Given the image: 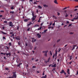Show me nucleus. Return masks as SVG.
Listing matches in <instances>:
<instances>
[{
  "instance_id": "1",
  "label": "nucleus",
  "mask_w": 78,
  "mask_h": 78,
  "mask_svg": "<svg viewBox=\"0 0 78 78\" xmlns=\"http://www.w3.org/2000/svg\"><path fill=\"white\" fill-rule=\"evenodd\" d=\"M13 74V76H12V78H16L17 77V75H16V72H15L12 73Z\"/></svg>"
},
{
  "instance_id": "2",
  "label": "nucleus",
  "mask_w": 78,
  "mask_h": 78,
  "mask_svg": "<svg viewBox=\"0 0 78 78\" xmlns=\"http://www.w3.org/2000/svg\"><path fill=\"white\" fill-rule=\"evenodd\" d=\"M9 25L10 27H13V26H14V25H13V24L12 23V22H9Z\"/></svg>"
},
{
  "instance_id": "3",
  "label": "nucleus",
  "mask_w": 78,
  "mask_h": 78,
  "mask_svg": "<svg viewBox=\"0 0 78 78\" xmlns=\"http://www.w3.org/2000/svg\"><path fill=\"white\" fill-rule=\"evenodd\" d=\"M74 19L76 20H77V19H78V16H77V17L76 18H74L73 19L71 20V21L72 22H73L74 21Z\"/></svg>"
},
{
  "instance_id": "4",
  "label": "nucleus",
  "mask_w": 78,
  "mask_h": 78,
  "mask_svg": "<svg viewBox=\"0 0 78 78\" xmlns=\"http://www.w3.org/2000/svg\"><path fill=\"white\" fill-rule=\"evenodd\" d=\"M16 40H20V37H19V36H17L16 38Z\"/></svg>"
},
{
  "instance_id": "5",
  "label": "nucleus",
  "mask_w": 78,
  "mask_h": 78,
  "mask_svg": "<svg viewBox=\"0 0 78 78\" xmlns=\"http://www.w3.org/2000/svg\"><path fill=\"white\" fill-rule=\"evenodd\" d=\"M32 22H30L29 24H28L27 25V27H29L30 25H31L32 24Z\"/></svg>"
},
{
  "instance_id": "6",
  "label": "nucleus",
  "mask_w": 78,
  "mask_h": 78,
  "mask_svg": "<svg viewBox=\"0 0 78 78\" xmlns=\"http://www.w3.org/2000/svg\"><path fill=\"white\" fill-rule=\"evenodd\" d=\"M64 70H62L60 72V73H64Z\"/></svg>"
},
{
  "instance_id": "7",
  "label": "nucleus",
  "mask_w": 78,
  "mask_h": 78,
  "mask_svg": "<svg viewBox=\"0 0 78 78\" xmlns=\"http://www.w3.org/2000/svg\"><path fill=\"white\" fill-rule=\"evenodd\" d=\"M37 36H38V37H39V38H40V37H41V35L39 34H37Z\"/></svg>"
},
{
  "instance_id": "8",
  "label": "nucleus",
  "mask_w": 78,
  "mask_h": 78,
  "mask_svg": "<svg viewBox=\"0 0 78 78\" xmlns=\"http://www.w3.org/2000/svg\"><path fill=\"white\" fill-rule=\"evenodd\" d=\"M48 51H43V53H45L47 54L48 53Z\"/></svg>"
},
{
  "instance_id": "9",
  "label": "nucleus",
  "mask_w": 78,
  "mask_h": 78,
  "mask_svg": "<svg viewBox=\"0 0 78 78\" xmlns=\"http://www.w3.org/2000/svg\"><path fill=\"white\" fill-rule=\"evenodd\" d=\"M28 20H29V19H25L24 20V22H28Z\"/></svg>"
},
{
  "instance_id": "10",
  "label": "nucleus",
  "mask_w": 78,
  "mask_h": 78,
  "mask_svg": "<svg viewBox=\"0 0 78 78\" xmlns=\"http://www.w3.org/2000/svg\"><path fill=\"white\" fill-rule=\"evenodd\" d=\"M67 73L69 74V75H70V72H69V69H68Z\"/></svg>"
},
{
  "instance_id": "11",
  "label": "nucleus",
  "mask_w": 78,
  "mask_h": 78,
  "mask_svg": "<svg viewBox=\"0 0 78 78\" xmlns=\"http://www.w3.org/2000/svg\"><path fill=\"white\" fill-rule=\"evenodd\" d=\"M69 58H69V59L70 60H71V59H72V55L69 56Z\"/></svg>"
},
{
  "instance_id": "12",
  "label": "nucleus",
  "mask_w": 78,
  "mask_h": 78,
  "mask_svg": "<svg viewBox=\"0 0 78 78\" xmlns=\"http://www.w3.org/2000/svg\"><path fill=\"white\" fill-rule=\"evenodd\" d=\"M54 2V3H56V4H58V3H57V0H55Z\"/></svg>"
},
{
  "instance_id": "13",
  "label": "nucleus",
  "mask_w": 78,
  "mask_h": 78,
  "mask_svg": "<svg viewBox=\"0 0 78 78\" xmlns=\"http://www.w3.org/2000/svg\"><path fill=\"white\" fill-rule=\"evenodd\" d=\"M42 29V27H41L37 29V30H41Z\"/></svg>"
},
{
  "instance_id": "14",
  "label": "nucleus",
  "mask_w": 78,
  "mask_h": 78,
  "mask_svg": "<svg viewBox=\"0 0 78 78\" xmlns=\"http://www.w3.org/2000/svg\"><path fill=\"white\" fill-rule=\"evenodd\" d=\"M21 64H22V63H20L19 64L17 65V67H19V66H20V65H21Z\"/></svg>"
},
{
  "instance_id": "15",
  "label": "nucleus",
  "mask_w": 78,
  "mask_h": 78,
  "mask_svg": "<svg viewBox=\"0 0 78 78\" xmlns=\"http://www.w3.org/2000/svg\"><path fill=\"white\" fill-rule=\"evenodd\" d=\"M19 59H17L16 60V62H17V63H19Z\"/></svg>"
},
{
  "instance_id": "16",
  "label": "nucleus",
  "mask_w": 78,
  "mask_h": 78,
  "mask_svg": "<svg viewBox=\"0 0 78 78\" xmlns=\"http://www.w3.org/2000/svg\"><path fill=\"white\" fill-rule=\"evenodd\" d=\"M12 36H13V37L14 36V34H12V36H10V37H12Z\"/></svg>"
},
{
  "instance_id": "17",
  "label": "nucleus",
  "mask_w": 78,
  "mask_h": 78,
  "mask_svg": "<svg viewBox=\"0 0 78 78\" xmlns=\"http://www.w3.org/2000/svg\"><path fill=\"white\" fill-rule=\"evenodd\" d=\"M1 32L3 33V34H7L6 33H5L3 31H1Z\"/></svg>"
},
{
  "instance_id": "18",
  "label": "nucleus",
  "mask_w": 78,
  "mask_h": 78,
  "mask_svg": "<svg viewBox=\"0 0 78 78\" xmlns=\"http://www.w3.org/2000/svg\"><path fill=\"white\" fill-rule=\"evenodd\" d=\"M36 18H34V17H33L32 19V20H35V19Z\"/></svg>"
},
{
  "instance_id": "19",
  "label": "nucleus",
  "mask_w": 78,
  "mask_h": 78,
  "mask_svg": "<svg viewBox=\"0 0 78 78\" xmlns=\"http://www.w3.org/2000/svg\"><path fill=\"white\" fill-rule=\"evenodd\" d=\"M8 45H9V46H10V47H11V45H12L11 43V42L9 43L8 44Z\"/></svg>"
},
{
  "instance_id": "20",
  "label": "nucleus",
  "mask_w": 78,
  "mask_h": 78,
  "mask_svg": "<svg viewBox=\"0 0 78 78\" xmlns=\"http://www.w3.org/2000/svg\"><path fill=\"white\" fill-rule=\"evenodd\" d=\"M56 64H55L53 65V67L55 68L56 67Z\"/></svg>"
},
{
  "instance_id": "21",
  "label": "nucleus",
  "mask_w": 78,
  "mask_h": 78,
  "mask_svg": "<svg viewBox=\"0 0 78 78\" xmlns=\"http://www.w3.org/2000/svg\"><path fill=\"white\" fill-rule=\"evenodd\" d=\"M48 30L47 29H46V30H44V33H46V31H47Z\"/></svg>"
},
{
  "instance_id": "22",
  "label": "nucleus",
  "mask_w": 78,
  "mask_h": 78,
  "mask_svg": "<svg viewBox=\"0 0 78 78\" xmlns=\"http://www.w3.org/2000/svg\"><path fill=\"white\" fill-rule=\"evenodd\" d=\"M38 7L40 9H42V7L41 6H40V5H38Z\"/></svg>"
},
{
  "instance_id": "23",
  "label": "nucleus",
  "mask_w": 78,
  "mask_h": 78,
  "mask_svg": "<svg viewBox=\"0 0 78 78\" xmlns=\"http://www.w3.org/2000/svg\"><path fill=\"white\" fill-rule=\"evenodd\" d=\"M39 27V25H35L34 26V27Z\"/></svg>"
},
{
  "instance_id": "24",
  "label": "nucleus",
  "mask_w": 78,
  "mask_h": 78,
  "mask_svg": "<svg viewBox=\"0 0 78 78\" xmlns=\"http://www.w3.org/2000/svg\"><path fill=\"white\" fill-rule=\"evenodd\" d=\"M69 8V7H65V8H64L62 9V10H64V9H67V8Z\"/></svg>"
},
{
  "instance_id": "25",
  "label": "nucleus",
  "mask_w": 78,
  "mask_h": 78,
  "mask_svg": "<svg viewBox=\"0 0 78 78\" xmlns=\"http://www.w3.org/2000/svg\"><path fill=\"white\" fill-rule=\"evenodd\" d=\"M10 14H14V12L13 11H11L10 12Z\"/></svg>"
},
{
  "instance_id": "26",
  "label": "nucleus",
  "mask_w": 78,
  "mask_h": 78,
  "mask_svg": "<svg viewBox=\"0 0 78 78\" xmlns=\"http://www.w3.org/2000/svg\"><path fill=\"white\" fill-rule=\"evenodd\" d=\"M75 47L74 46H73V47L72 48V50H73L75 49Z\"/></svg>"
},
{
  "instance_id": "27",
  "label": "nucleus",
  "mask_w": 78,
  "mask_h": 78,
  "mask_svg": "<svg viewBox=\"0 0 78 78\" xmlns=\"http://www.w3.org/2000/svg\"><path fill=\"white\" fill-rule=\"evenodd\" d=\"M50 58L49 57V58L48 59V62H50Z\"/></svg>"
},
{
  "instance_id": "28",
  "label": "nucleus",
  "mask_w": 78,
  "mask_h": 78,
  "mask_svg": "<svg viewBox=\"0 0 78 78\" xmlns=\"http://www.w3.org/2000/svg\"><path fill=\"white\" fill-rule=\"evenodd\" d=\"M44 56H47V53H45L44 54Z\"/></svg>"
},
{
  "instance_id": "29",
  "label": "nucleus",
  "mask_w": 78,
  "mask_h": 78,
  "mask_svg": "<svg viewBox=\"0 0 78 78\" xmlns=\"http://www.w3.org/2000/svg\"><path fill=\"white\" fill-rule=\"evenodd\" d=\"M68 16L69 15L66 14V15L65 16V17H68Z\"/></svg>"
},
{
  "instance_id": "30",
  "label": "nucleus",
  "mask_w": 78,
  "mask_h": 78,
  "mask_svg": "<svg viewBox=\"0 0 78 78\" xmlns=\"http://www.w3.org/2000/svg\"><path fill=\"white\" fill-rule=\"evenodd\" d=\"M11 9H14V7L12 6L11 8Z\"/></svg>"
},
{
  "instance_id": "31",
  "label": "nucleus",
  "mask_w": 78,
  "mask_h": 78,
  "mask_svg": "<svg viewBox=\"0 0 78 78\" xmlns=\"http://www.w3.org/2000/svg\"><path fill=\"white\" fill-rule=\"evenodd\" d=\"M4 58L5 59V60H6V59H7V58H6L5 56H4Z\"/></svg>"
},
{
  "instance_id": "32",
  "label": "nucleus",
  "mask_w": 78,
  "mask_h": 78,
  "mask_svg": "<svg viewBox=\"0 0 78 78\" xmlns=\"http://www.w3.org/2000/svg\"><path fill=\"white\" fill-rule=\"evenodd\" d=\"M4 23H7V21H5L3 22Z\"/></svg>"
},
{
  "instance_id": "33",
  "label": "nucleus",
  "mask_w": 78,
  "mask_h": 78,
  "mask_svg": "<svg viewBox=\"0 0 78 78\" xmlns=\"http://www.w3.org/2000/svg\"><path fill=\"white\" fill-rule=\"evenodd\" d=\"M5 70H9V68H5Z\"/></svg>"
},
{
  "instance_id": "34",
  "label": "nucleus",
  "mask_w": 78,
  "mask_h": 78,
  "mask_svg": "<svg viewBox=\"0 0 78 78\" xmlns=\"http://www.w3.org/2000/svg\"><path fill=\"white\" fill-rule=\"evenodd\" d=\"M3 39H5V40H6V38H5V37H3Z\"/></svg>"
},
{
  "instance_id": "35",
  "label": "nucleus",
  "mask_w": 78,
  "mask_h": 78,
  "mask_svg": "<svg viewBox=\"0 0 78 78\" xmlns=\"http://www.w3.org/2000/svg\"><path fill=\"white\" fill-rule=\"evenodd\" d=\"M50 54L51 55V56L52 55V53H51V51H50Z\"/></svg>"
},
{
  "instance_id": "36",
  "label": "nucleus",
  "mask_w": 78,
  "mask_h": 78,
  "mask_svg": "<svg viewBox=\"0 0 78 78\" xmlns=\"http://www.w3.org/2000/svg\"><path fill=\"white\" fill-rule=\"evenodd\" d=\"M71 26H72V24H69V25L68 26V27H71Z\"/></svg>"
},
{
  "instance_id": "37",
  "label": "nucleus",
  "mask_w": 78,
  "mask_h": 78,
  "mask_svg": "<svg viewBox=\"0 0 78 78\" xmlns=\"http://www.w3.org/2000/svg\"><path fill=\"white\" fill-rule=\"evenodd\" d=\"M8 55H9V56H11V54L10 53H8Z\"/></svg>"
},
{
  "instance_id": "38",
  "label": "nucleus",
  "mask_w": 78,
  "mask_h": 78,
  "mask_svg": "<svg viewBox=\"0 0 78 78\" xmlns=\"http://www.w3.org/2000/svg\"><path fill=\"white\" fill-rule=\"evenodd\" d=\"M72 62H69V64H72Z\"/></svg>"
},
{
  "instance_id": "39",
  "label": "nucleus",
  "mask_w": 78,
  "mask_h": 78,
  "mask_svg": "<svg viewBox=\"0 0 78 78\" xmlns=\"http://www.w3.org/2000/svg\"><path fill=\"white\" fill-rule=\"evenodd\" d=\"M32 16L33 17H34V13H32Z\"/></svg>"
},
{
  "instance_id": "40",
  "label": "nucleus",
  "mask_w": 78,
  "mask_h": 78,
  "mask_svg": "<svg viewBox=\"0 0 78 78\" xmlns=\"http://www.w3.org/2000/svg\"><path fill=\"white\" fill-rule=\"evenodd\" d=\"M44 62H45V63H47V62H48V61H45Z\"/></svg>"
},
{
  "instance_id": "41",
  "label": "nucleus",
  "mask_w": 78,
  "mask_h": 78,
  "mask_svg": "<svg viewBox=\"0 0 78 78\" xmlns=\"http://www.w3.org/2000/svg\"><path fill=\"white\" fill-rule=\"evenodd\" d=\"M10 34H13V32H11L10 33Z\"/></svg>"
},
{
  "instance_id": "42",
  "label": "nucleus",
  "mask_w": 78,
  "mask_h": 78,
  "mask_svg": "<svg viewBox=\"0 0 78 78\" xmlns=\"http://www.w3.org/2000/svg\"><path fill=\"white\" fill-rule=\"evenodd\" d=\"M45 7V6H46V7H47V5H43Z\"/></svg>"
},
{
  "instance_id": "43",
  "label": "nucleus",
  "mask_w": 78,
  "mask_h": 78,
  "mask_svg": "<svg viewBox=\"0 0 78 78\" xmlns=\"http://www.w3.org/2000/svg\"><path fill=\"white\" fill-rule=\"evenodd\" d=\"M51 24H52V23H50V25H48V26H51Z\"/></svg>"
},
{
  "instance_id": "44",
  "label": "nucleus",
  "mask_w": 78,
  "mask_h": 78,
  "mask_svg": "<svg viewBox=\"0 0 78 78\" xmlns=\"http://www.w3.org/2000/svg\"><path fill=\"white\" fill-rule=\"evenodd\" d=\"M0 11L1 12H4V11H3V10H1Z\"/></svg>"
},
{
  "instance_id": "45",
  "label": "nucleus",
  "mask_w": 78,
  "mask_h": 78,
  "mask_svg": "<svg viewBox=\"0 0 78 78\" xmlns=\"http://www.w3.org/2000/svg\"><path fill=\"white\" fill-rule=\"evenodd\" d=\"M60 41V39H59L57 40V42H59Z\"/></svg>"
},
{
  "instance_id": "46",
  "label": "nucleus",
  "mask_w": 78,
  "mask_h": 78,
  "mask_svg": "<svg viewBox=\"0 0 78 78\" xmlns=\"http://www.w3.org/2000/svg\"><path fill=\"white\" fill-rule=\"evenodd\" d=\"M57 13H58V16H59V15H60V14L59 12H57Z\"/></svg>"
},
{
  "instance_id": "47",
  "label": "nucleus",
  "mask_w": 78,
  "mask_h": 78,
  "mask_svg": "<svg viewBox=\"0 0 78 78\" xmlns=\"http://www.w3.org/2000/svg\"><path fill=\"white\" fill-rule=\"evenodd\" d=\"M53 17H54V18H55V19H56V17L55 16H54V15L53 16Z\"/></svg>"
},
{
  "instance_id": "48",
  "label": "nucleus",
  "mask_w": 78,
  "mask_h": 78,
  "mask_svg": "<svg viewBox=\"0 0 78 78\" xmlns=\"http://www.w3.org/2000/svg\"><path fill=\"white\" fill-rule=\"evenodd\" d=\"M57 54H58V52L56 51L55 55H57Z\"/></svg>"
},
{
  "instance_id": "49",
  "label": "nucleus",
  "mask_w": 78,
  "mask_h": 78,
  "mask_svg": "<svg viewBox=\"0 0 78 78\" xmlns=\"http://www.w3.org/2000/svg\"><path fill=\"white\" fill-rule=\"evenodd\" d=\"M19 26H17V30H19Z\"/></svg>"
},
{
  "instance_id": "50",
  "label": "nucleus",
  "mask_w": 78,
  "mask_h": 78,
  "mask_svg": "<svg viewBox=\"0 0 78 78\" xmlns=\"http://www.w3.org/2000/svg\"><path fill=\"white\" fill-rule=\"evenodd\" d=\"M18 44L19 45H20V43L18 42Z\"/></svg>"
},
{
  "instance_id": "51",
  "label": "nucleus",
  "mask_w": 78,
  "mask_h": 78,
  "mask_svg": "<svg viewBox=\"0 0 78 78\" xmlns=\"http://www.w3.org/2000/svg\"><path fill=\"white\" fill-rule=\"evenodd\" d=\"M6 48H7V49L9 50V47L6 46Z\"/></svg>"
},
{
  "instance_id": "52",
  "label": "nucleus",
  "mask_w": 78,
  "mask_h": 78,
  "mask_svg": "<svg viewBox=\"0 0 78 78\" xmlns=\"http://www.w3.org/2000/svg\"><path fill=\"white\" fill-rule=\"evenodd\" d=\"M61 48H60L58 51V52H59L60 51H61Z\"/></svg>"
},
{
  "instance_id": "53",
  "label": "nucleus",
  "mask_w": 78,
  "mask_h": 78,
  "mask_svg": "<svg viewBox=\"0 0 78 78\" xmlns=\"http://www.w3.org/2000/svg\"><path fill=\"white\" fill-rule=\"evenodd\" d=\"M38 60H39L38 59H37L36 60H35L36 62H37V61H38Z\"/></svg>"
},
{
  "instance_id": "54",
  "label": "nucleus",
  "mask_w": 78,
  "mask_h": 78,
  "mask_svg": "<svg viewBox=\"0 0 78 78\" xmlns=\"http://www.w3.org/2000/svg\"><path fill=\"white\" fill-rule=\"evenodd\" d=\"M30 28H28L27 30V31H30Z\"/></svg>"
},
{
  "instance_id": "55",
  "label": "nucleus",
  "mask_w": 78,
  "mask_h": 78,
  "mask_svg": "<svg viewBox=\"0 0 78 78\" xmlns=\"http://www.w3.org/2000/svg\"><path fill=\"white\" fill-rule=\"evenodd\" d=\"M3 17V15H0V17Z\"/></svg>"
},
{
  "instance_id": "56",
  "label": "nucleus",
  "mask_w": 78,
  "mask_h": 78,
  "mask_svg": "<svg viewBox=\"0 0 78 78\" xmlns=\"http://www.w3.org/2000/svg\"><path fill=\"white\" fill-rule=\"evenodd\" d=\"M36 66H33L32 68H36Z\"/></svg>"
},
{
  "instance_id": "57",
  "label": "nucleus",
  "mask_w": 78,
  "mask_h": 78,
  "mask_svg": "<svg viewBox=\"0 0 78 78\" xmlns=\"http://www.w3.org/2000/svg\"><path fill=\"white\" fill-rule=\"evenodd\" d=\"M67 23H69V21H67L66 22Z\"/></svg>"
},
{
  "instance_id": "58",
  "label": "nucleus",
  "mask_w": 78,
  "mask_h": 78,
  "mask_svg": "<svg viewBox=\"0 0 78 78\" xmlns=\"http://www.w3.org/2000/svg\"><path fill=\"white\" fill-rule=\"evenodd\" d=\"M50 28H51V27H48V29H50Z\"/></svg>"
},
{
  "instance_id": "59",
  "label": "nucleus",
  "mask_w": 78,
  "mask_h": 78,
  "mask_svg": "<svg viewBox=\"0 0 78 78\" xmlns=\"http://www.w3.org/2000/svg\"><path fill=\"white\" fill-rule=\"evenodd\" d=\"M34 18H36V15H35L34 16Z\"/></svg>"
},
{
  "instance_id": "60",
  "label": "nucleus",
  "mask_w": 78,
  "mask_h": 78,
  "mask_svg": "<svg viewBox=\"0 0 78 78\" xmlns=\"http://www.w3.org/2000/svg\"><path fill=\"white\" fill-rule=\"evenodd\" d=\"M75 2H78V0H74Z\"/></svg>"
},
{
  "instance_id": "61",
  "label": "nucleus",
  "mask_w": 78,
  "mask_h": 78,
  "mask_svg": "<svg viewBox=\"0 0 78 78\" xmlns=\"http://www.w3.org/2000/svg\"><path fill=\"white\" fill-rule=\"evenodd\" d=\"M34 4H37V3L36 2H35L34 3Z\"/></svg>"
},
{
  "instance_id": "62",
  "label": "nucleus",
  "mask_w": 78,
  "mask_h": 78,
  "mask_svg": "<svg viewBox=\"0 0 78 78\" xmlns=\"http://www.w3.org/2000/svg\"><path fill=\"white\" fill-rule=\"evenodd\" d=\"M26 46H28V44H27V43L26 44Z\"/></svg>"
},
{
  "instance_id": "63",
  "label": "nucleus",
  "mask_w": 78,
  "mask_h": 78,
  "mask_svg": "<svg viewBox=\"0 0 78 78\" xmlns=\"http://www.w3.org/2000/svg\"><path fill=\"white\" fill-rule=\"evenodd\" d=\"M2 29L3 30H4V29H5V27H2Z\"/></svg>"
},
{
  "instance_id": "64",
  "label": "nucleus",
  "mask_w": 78,
  "mask_h": 78,
  "mask_svg": "<svg viewBox=\"0 0 78 78\" xmlns=\"http://www.w3.org/2000/svg\"><path fill=\"white\" fill-rule=\"evenodd\" d=\"M55 69H56L54 68V69H53V70H55Z\"/></svg>"
}]
</instances>
